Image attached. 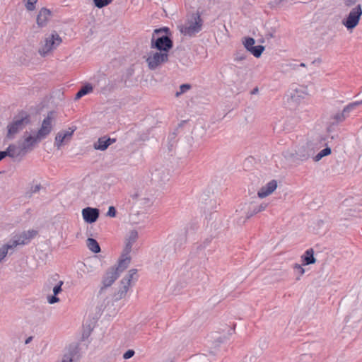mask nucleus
<instances>
[{"instance_id":"79ce46f5","label":"nucleus","mask_w":362,"mask_h":362,"mask_svg":"<svg viewBox=\"0 0 362 362\" xmlns=\"http://www.w3.org/2000/svg\"><path fill=\"white\" fill-rule=\"evenodd\" d=\"M135 352L134 350L132 349H129L128 351H127L124 355H123V358L124 359H129L130 358H132L134 355Z\"/></svg>"},{"instance_id":"2eb2a0df","label":"nucleus","mask_w":362,"mask_h":362,"mask_svg":"<svg viewBox=\"0 0 362 362\" xmlns=\"http://www.w3.org/2000/svg\"><path fill=\"white\" fill-rule=\"evenodd\" d=\"M8 152V156L13 159L14 160L20 161L28 153V152L23 148V146L18 142V144H11L6 148Z\"/></svg>"},{"instance_id":"4c0bfd02","label":"nucleus","mask_w":362,"mask_h":362,"mask_svg":"<svg viewBox=\"0 0 362 362\" xmlns=\"http://www.w3.org/2000/svg\"><path fill=\"white\" fill-rule=\"evenodd\" d=\"M112 0H93L94 4L98 8H103L112 2Z\"/></svg>"},{"instance_id":"72a5a7b5","label":"nucleus","mask_w":362,"mask_h":362,"mask_svg":"<svg viewBox=\"0 0 362 362\" xmlns=\"http://www.w3.org/2000/svg\"><path fill=\"white\" fill-rule=\"evenodd\" d=\"M204 276V272L203 269L198 268H194L192 271V278L194 280L197 281L202 279Z\"/></svg>"},{"instance_id":"aec40b11","label":"nucleus","mask_w":362,"mask_h":362,"mask_svg":"<svg viewBox=\"0 0 362 362\" xmlns=\"http://www.w3.org/2000/svg\"><path fill=\"white\" fill-rule=\"evenodd\" d=\"M277 188V182L275 180H272L269 182L266 185L262 187L257 192L258 197L262 199L267 197L273 193V192Z\"/></svg>"},{"instance_id":"6ab92c4d","label":"nucleus","mask_w":362,"mask_h":362,"mask_svg":"<svg viewBox=\"0 0 362 362\" xmlns=\"http://www.w3.org/2000/svg\"><path fill=\"white\" fill-rule=\"evenodd\" d=\"M99 210L96 208L86 207L82 210L84 221L88 223H94L99 217Z\"/></svg>"},{"instance_id":"b1692460","label":"nucleus","mask_w":362,"mask_h":362,"mask_svg":"<svg viewBox=\"0 0 362 362\" xmlns=\"http://www.w3.org/2000/svg\"><path fill=\"white\" fill-rule=\"evenodd\" d=\"M169 178L168 171L165 169H156L152 173V180L158 183H163Z\"/></svg>"},{"instance_id":"4468645a","label":"nucleus","mask_w":362,"mask_h":362,"mask_svg":"<svg viewBox=\"0 0 362 362\" xmlns=\"http://www.w3.org/2000/svg\"><path fill=\"white\" fill-rule=\"evenodd\" d=\"M242 42L247 51L250 52L257 58L259 57L264 50V47L262 45L254 46L255 40L252 37H244L243 38Z\"/></svg>"},{"instance_id":"bb28decb","label":"nucleus","mask_w":362,"mask_h":362,"mask_svg":"<svg viewBox=\"0 0 362 362\" xmlns=\"http://www.w3.org/2000/svg\"><path fill=\"white\" fill-rule=\"evenodd\" d=\"M64 284L63 281H59L52 288L54 295L52 296H47V301L49 304H54L59 301V298L57 297L62 291V286Z\"/></svg>"},{"instance_id":"f257e3e1","label":"nucleus","mask_w":362,"mask_h":362,"mask_svg":"<svg viewBox=\"0 0 362 362\" xmlns=\"http://www.w3.org/2000/svg\"><path fill=\"white\" fill-rule=\"evenodd\" d=\"M168 31L169 29L166 27L154 30L151 40V48L168 54L169 50L173 46L172 40L168 36L163 35Z\"/></svg>"},{"instance_id":"39448f33","label":"nucleus","mask_w":362,"mask_h":362,"mask_svg":"<svg viewBox=\"0 0 362 362\" xmlns=\"http://www.w3.org/2000/svg\"><path fill=\"white\" fill-rule=\"evenodd\" d=\"M319 148L320 146L317 142L305 141L296 146L295 156L302 161H305L313 157Z\"/></svg>"},{"instance_id":"9d476101","label":"nucleus","mask_w":362,"mask_h":362,"mask_svg":"<svg viewBox=\"0 0 362 362\" xmlns=\"http://www.w3.org/2000/svg\"><path fill=\"white\" fill-rule=\"evenodd\" d=\"M362 105V100L360 101L354 102L346 105L342 110L341 112H337L331 117V119L334 121L332 122V124H337L342 122L349 117V113L355 110L357 107Z\"/></svg>"},{"instance_id":"5701e85b","label":"nucleus","mask_w":362,"mask_h":362,"mask_svg":"<svg viewBox=\"0 0 362 362\" xmlns=\"http://www.w3.org/2000/svg\"><path fill=\"white\" fill-rule=\"evenodd\" d=\"M307 87L303 86H297L295 88L292 89L291 93V99L293 102H298L300 98H303L305 95H308Z\"/></svg>"},{"instance_id":"1a4fd4ad","label":"nucleus","mask_w":362,"mask_h":362,"mask_svg":"<svg viewBox=\"0 0 362 362\" xmlns=\"http://www.w3.org/2000/svg\"><path fill=\"white\" fill-rule=\"evenodd\" d=\"M133 199L136 200L138 204L144 207H149L156 199L153 190L141 189L132 195Z\"/></svg>"},{"instance_id":"c03bdc74","label":"nucleus","mask_w":362,"mask_h":362,"mask_svg":"<svg viewBox=\"0 0 362 362\" xmlns=\"http://www.w3.org/2000/svg\"><path fill=\"white\" fill-rule=\"evenodd\" d=\"M110 217H115L116 216V209L114 206H110L107 214Z\"/></svg>"},{"instance_id":"412c9836","label":"nucleus","mask_w":362,"mask_h":362,"mask_svg":"<svg viewBox=\"0 0 362 362\" xmlns=\"http://www.w3.org/2000/svg\"><path fill=\"white\" fill-rule=\"evenodd\" d=\"M51 17V11L50 10L42 8L39 11V13L37 16V24L39 27L42 28L45 27L48 21Z\"/></svg>"},{"instance_id":"603ef678","label":"nucleus","mask_w":362,"mask_h":362,"mask_svg":"<svg viewBox=\"0 0 362 362\" xmlns=\"http://www.w3.org/2000/svg\"><path fill=\"white\" fill-rule=\"evenodd\" d=\"M40 189V185H36L34 188V189L33 190V192H38Z\"/></svg>"},{"instance_id":"cd10ccee","label":"nucleus","mask_w":362,"mask_h":362,"mask_svg":"<svg viewBox=\"0 0 362 362\" xmlns=\"http://www.w3.org/2000/svg\"><path fill=\"white\" fill-rule=\"evenodd\" d=\"M138 279L137 269H132L128 272V274L124 277L120 284H124V281L128 283V286L130 287L132 284H134Z\"/></svg>"},{"instance_id":"f8f14e48","label":"nucleus","mask_w":362,"mask_h":362,"mask_svg":"<svg viewBox=\"0 0 362 362\" xmlns=\"http://www.w3.org/2000/svg\"><path fill=\"white\" fill-rule=\"evenodd\" d=\"M138 238V232L135 230H130L127 238L125 247L124 248L122 258L120 259H126V258L129 260V264L130 263L131 258L129 254L132 249V245L136 241Z\"/></svg>"},{"instance_id":"a19ab883","label":"nucleus","mask_w":362,"mask_h":362,"mask_svg":"<svg viewBox=\"0 0 362 362\" xmlns=\"http://www.w3.org/2000/svg\"><path fill=\"white\" fill-rule=\"evenodd\" d=\"M293 269L298 272L300 276H302L305 273V269L303 268V267L298 264H295L293 265Z\"/></svg>"},{"instance_id":"8fccbe9b","label":"nucleus","mask_w":362,"mask_h":362,"mask_svg":"<svg viewBox=\"0 0 362 362\" xmlns=\"http://www.w3.org/2000/svg\"><path fill=\"white\" fill-rule=\"evenodd\" d=\"M84 96L82 92L79 90L78 93L76 94L75 99L78 100L81 98V97Z\"/></svg>"},{"instance_id":"5fc2aeb1","label":"nucleus","mask_w":362,"mask_h":362,"mask_svg":"<svg viewBox=\"0 0 362 362\" xmlns=\"http://www.w3.org/2000/svg\"><path fill=\"white\" fill-rule=\"evenodd\" d=\"M300 66L304 67L305 65V64H304V63H301V64H300Z\"/></svg>"},{"instance_id":"ea45409f","label":"nucleus","mask_w":362,"mask_h":362,"mask_svg":"<svg viewBox=\"0 0 362 362\" xmlns=\"http://www.w3.org/2000/svg\"><path fill=\"white\" fill-rule=\"evenodd\" d=\"M194 360L196 362H210V360L205 354L198 355Z\"/></svg>"},{"instance_id":"c756f323","label":"nucleus","mask_w":362,"mask_h":362,"mask_svg":"<svg viewBox=\"0 0 362 362\" xmlns=\"http://www.w3.org/2000/svg\"><path fill=\"white\" fill-rule=\"evenodd\" d=\"M128 283L124 281V284H121L119 289L114 295V300L117 301L124 298L129 291Z\"/></svg>"},{"instance_id":"0eeeda50","label":"nucleus","mask_w":362,"mask_h":362,"mask_svg":"<svg viewBox=\"0 0 362 362\" xmlns=\"http://www.w3.org/2000/svg\"><path fill=\"white\" fill-rule=\"evenodd\" d=\"M202 20L198 13L193 14L190 19L180 25V31L185 35L189 37L194 35L202 30Z\"/></svg>"},{"instance_id":"9b49d317","label":"nucleus","mask_w":362,"mask_h":362,"mask_svg":"<svg viewBox=\"0 0 362 362\" xmlns=\"http://www.w3.org/2000/svg\"><path fill=\"white\" fill-rule=\"evenodd\" d=\"M76 129V127H69L67 130L59 132L55 136L54 146L59 149L62 146L69 142Z\"/></svg>"},{"instance_id":"864d4df0","label":"nucleus","mask_w":362,"mask_h":362,"mask_svg":"<svg viewBox=\"0 0 362 362\" xmlns=\"http://www.w3.org/2000/svg\"><path fill=\"white\" fill-rule=\"evenodd\" d=\"M258 91H259L258 88H255L252 90L251 93H252V94H256V93H258Z\"/></svg>"},{"instance_id":"a878e982","label":"nucleus","mask_w":362,"mask_h":362,"mask_svg":"<svg viewBox=\"0 0 362 362\" xmlns=\"http://www.w3.org/2000/svg\"><path fill=\"white\" fill-rule=\"evenodd\" d=\"M247 203V206L250 207V214H251V217L261 211H264L268 206V204L267 203L257 204L255 202H250Z\"/></svg>"},{"instance_id":"473e14b6","label":"nucleus","mask_w":362,"mask_h":362,"mask_svg":"<svg viewBox=\"0 0 362 362\" xmlns=\"http://www.w3.org/2000/svg\"><path fill=\"white\" fill-rule=\"evenodd\" d=\"M222 343V341L220 340V339H218L216 341H215L213 344H212V346L210 348L211 349L209 350V354L212 356H215L218 354V351L220 350V346H221V344Z\"/></svg>"},{"instance_id":"6e6d98bb","label":"nucleus","mask_w":362,"mask_h":362,"mask_svg":"<svg viewBox=\"0 0 362 362\" xmlns=\"http://www.w3.org/2000/svg\"><path fill=\"white\" fill-rule=\"evenodd\" d=\"M49 284L50 285H52V281H49Z\"/></svg>"},{"instance_id":"20e7f679","label":"nucleus","mask_w":362,"mask_h":362,"mask_svg":"<svg viewBox=\"0 0 362 362\" xmlns=\"http://www.w3.org/2000/svg\"><path fill=\"white\" fill-rule=\"evenodd\" d=\"M62 39L59 35L53 31L49 35H46L40 43L38 53L41 57H46L56 49L62 43Z\"/></svg>"},{"instance_id":"49530a36","label":"nucleus","mask_w":362,"mask_h":362,"mask_svg":"<svg viewBox=\"0 0 362 362\" xmlns=\"http://www.w3.org/2000/svg\"><path fill=\"white\" fill-rule=\"evenodd\" d=\"M324 156H329V154H331L332 153V151H331V148L329 147H326L325 148L322 149V151H320Z\"/></svg>"},{"instance_id":"2f4dec72","label":"nucleus","mask_w":362,"mask_h":362,"mask_svg":"<svg viewBox=\"0 0 362 362\" xmlns=\"http://www.w3.org/2000/svg\"><path fill=\"white\" fill-rule=\"evenodd\" d=\"M15 247L12 243H8L0 247V262L4 259L8 254L9 249H13Z\"/></svg>"},{"instance_id":"4be33fe9","label":"nucleus","mask_w":362,"mask_h":362,"mask_svg":"<svg viewBox=\"0 0 362 362\" xmlns=\"http://www.w3.org/2000/svg\"><path fill=\"white\" fill-rule=\"evenodd\" d=\"M116 141L115 139L107 138L106 136L100 137L94 143L93 147L96 150L105 151L109 146Z\"/></svg>"},{"instance_id":"7ed1b4c3","label":"nucleus","mask_w":362,"mask_h":362,"mask_svg":"<svg viewBox=\"0 0 362 362\" xmlns=\"http://www.w3.org/2000/svg\"><path fill=\"white\" fill-rule=\"evenodd\" d=\"M30 123V115L24 111L14 116L12 121L7 125V138L11 139L23 130Z\"/></svg>"},{"instance_id":"7c9ffc66","label":"nucleus","mask_w":362,"mask_h":362,"mask_svg":"<svg viewBox=\"0 0 362 362\" xmlns=\"http://www.w3.org/2000/svg\"><path fill=\"white\" fill-rule=\"evenodd\" d=\"M87 247L94 253H98L100 251V247L98 243L93 238H88Z\"/></svg>"},{"instance_id":"37998d69","label":"nucleus","mask_w":362,"mask_h":362,"mask_svg":"<svg viewBox=\"0 0 362 362\" xmlns=\"http://www.w3.org/2000/svg\"><path fill=\"white\" fill-rule=\"evenodd\" d=\"M242 362H257V358L254 356H246Z\"/></svg>"},{"instance_id":"de8ad7c7","label":"nucleus","mask_w":362,"mask_h":362,"mask_svg":"<svg viewBox=\"0 0 362 362\" xmlns=\"http://www.w3.org/2000/svg\"><path fill=\"white\" fill-rule=\"evenodd\" d=\"M323 157H325L320 152H319L317 154H316L315 156L314 155L313 156V160L315 162H318L320 161Z\"/></svg>"},{"instance_id":"f03ea898","label":"nucleus","mask_w":362,"mask_h":362,"mask_svg":"<svg viewBox=\"0 0 362 362\" xmlns=\"http://www.w3.org/2000/svg\"><path fill=\"white\" fill-rule=\"evenodd\" d=\"M128 266L129 260L127 258H126V259H119L117 267H112L106 272L103 279V286L99 291V296H101L103 295L105 290L115 281L119 274L124 271Z\"/></svg>"},{"instance_id":"ddd939ff","label":"nucleus","mask_w":362,"mask_h":362,"mask_svg":"<svg viewBox=\"0 0 362 362\" xmlns=\"http://www.w3.org/2000/svg\"><path fill=\"white\" fill-rule=\"evenodd\" d=\"M52 115V113L49 112L47 116L42 120L41 127L36 133V134L38 136V139H40L41 140L45 139L52 130L53 118Z\"/></svg>"},{"instance_id":"f3484780","label":"nucleus","mask_w":362,"mask_h":362,"mask_svg":"<svg viewBox=\"0 0 362 362\" xmlns=\"http://www.w3.org/2000/svg\"><path fill=\"white\" fill-rule=\"evenodd\" d=\"M37 232L35 230H29L23 232L19 236L16 238L11 243L14 247L18 245H25L30 242L31 239L35 238Z\"/></svg>"},{"instance_id":"c85d7f7f","label":"nucleus","mask_w":362,"mask_h":362,"mask_svg":"<svg viewBox=\"0 0 362 362\" xmlns=\"http://www.w3.org/2000/svg\"><path fill=\"white\" fill-rule=\"evenodd\" d=\"M303 265H309L315 263L316 259L314 257V250L313 248L307 250L301 256Z\"/></svg>"},{"instance_id":"393cba45","label":"nucleus","mask_w":362,"mask_h":362,"mask_svg":"<svg viewBox=\"0 0 362 362\" xmlns=\"http://www.w3.org/2000/svg\"><path fill=\"white\" fill-rule=\"evenodd\" d=\"M78 358L76 348L70 347L63 354L61 362H77Z\"/></svg>"},{"instance_id":"a18cd8bd","label":"nucleus","mask_w":362,"mask_h":362,"mask_svg":"<svg viewBox=\"0 0 362 362\" xmlns=\"http://www.w3.org/2000/svg\"><path fill=\"white\" fill-rule=\"evenodd\" d=\"M358 0H344V4L346 6L351 7L356 4Z\"/></svg>"},{"instance_id":"6e6552de","label":"nucleus","mask_w":362,"mask_h":362,"mask_svg":"<svg viewBox=\"0 0 362 362\" xmlns=\"http://www.w3.org/2000/svg\"><path fill=\"white\" fill-rule=\"evenodd\" d=\"M361 16L362 6L358 4L351 8L347 16L342 20L341 23L348 30H352L358 25Z\"/></svg>"},{"instance_id":"3c124183","label":"nucleus","mask_w":362,"mask_h":362,"mask_svg":"<svg viewBox=\"0 0 362 362\" xmlns=\"http://www.w3.org/2000/svg\"><path fill=\"white\" fill-rule=\"evenodd\" d=\"M33 340V337H29L28 338H27L25 339V344H28L29 343H30V341Z\"/></svg>"},{"instance_id":"a211bd4d","label":"nucleus","mask_w":362,"mask_h":362,"mask_svg":"<svg viewBox=\"0 0 362 362\" xmlns=\"http://www.w3.org/2000/svg\"><path fill=\"white\" fill-rule=\"evenodd\" d=\"M235 216L239 223H245L246 220L251 218V214H250V207L247 206V203L245 202L240 204L235 210Z\"/></svg>"},{"instance_id":"c9c22d12","label":"nucleus","mask_w":362,"mask_h":362,"mask_svg":"<svg viewBox=\"0 0 362 362\" xmlns=\"http://www.w3.org/2000/svg\"><path fill=\"white\" fill-rule=\"evenodd\" d=\"M191 85L188 83L182 84L180 86L179 90L176 92L175 97L178 98L181 95L185 93L187 91H188L189 89H191Z\"/></svg>"},{"instance_id":"dca6fc26","label":"nucleus","mask_w":362,"mask_h":362,"mask_svg":"<svg viewBox=\"0 0 362 362\" xmlns=\"http://www.w3.org/2000/svg\"><path fill=\"white\" fill-rule=\"evenodd\" d=\"M23 138V141H20V143L28 153L33 151L35 146L42 141L40 139H38L37 134L32 135L28 132L24 133Z\"/></svg>"},{"instance_id":"f704fd0d","label":"nucleus","mask_w":362,"mask_h":362,"mask_svg":"<svg viewBox=\"0 0 362 362\" xmlns=\"http://www.w3.org/2000/svg\"><path fill=\"white\" fill-rule=\"evenodd\" d=\"M247 57V54L246 52L243 50V49H240V50H238L236 51V52L234 54V60L235 62H241V61H243L246 59Z\"/></svg>"},{"instance_id":"423d86ee","label":"nucleus","mask_w":362,"mask_h":362,"mask_svg":"<svg viewBox=\"0 0 362 362\" xmlns=\"http://www.w3.org/2000/svg\"><path fill=\"white\" fill-rule=\"evenodd\" d=\"M150 70H156L162 64L166 63L169 59V54L158 50H151L144 57Z\"/></svg>"},{"instance_id":"09e8293b","label":"nucleus","mask_w":362,"mask_h":362,"mask_svg":"<svg viewBox=\"0 0 362 362\" xmlns=\"http://www.w3.org/2000/svg\"><path fill=\"white\" fill-rule=\"evenodd\" d=\"M8 156V152L7 150L4 151H0V160H1L5 157Z\"/></svg>"},{"instance_id":"e433bc0d","label":"nucleus","mask_w":362,"mask_h":362,"mask_svg":"<svg viewBox=\"0 0 362 362\" xmlns=\"http://www.w3.org/2000/svg\"><path fill=\"white\" fill-rule=\"evenodd\" d=\"M83 95H86L93 90V87L90 83H87L85 86H82L80 89Z\"/></svg>"},{"instance_id":"58836bf2","label":"nucleus","mask_w":362,"mask_h":362,"mask_svg":"<svg viewBox=\"0 0 362 362\" xmlns=\"http://www.w3.org/2000/svg\"><path fill=\"white\" fill-rule=\"evenodd\" d=\"M27 4H25V7L28 11H33L35 8V4L37 0H27Z\"/></svg>"}]
</instances>
